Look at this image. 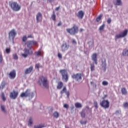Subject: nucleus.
<instances>
[{
	"mask_svg": "<svg viewBox=\"0 0 128 128\" xmlns=\"http://www.w3.org/2000/svg\"><path fill=\"white\" fill-rule=\"evenodd\" d=\"M16 70H13L12 72H10L9 74V77L10 78L14 79V78H16Z\"/></svg>",
	"mask_w": 128,
	"mask_h": 128,
	"instance_id": "obj_17",
	"label": "nucleus"
},
{
	"mask_svg": "<svg viewBox=\"0 0 128 128\" xmlns=\"http://www.w3.org/2000/svg\"><path fill=\"white\" fill-rule=\"evenodd\" d=\"M6 86V82H2L0 86V90H4V88Z\"/></svg>",
	"mask_w": 128,
	"mask_h": 128,
	"instance_id": "obj_25",
	"label": "nucleus"
},
{
	"mask_svg": "<svg viewBox=\"0 0 128 128\" xmlns=\"http://www.w3.org/2000/svg\"><path fill=\"white\" fill-rule=\"evenodd\" d=\"M51 18L52 20H54V22H56V13L54 12H53V14L51 16Z\"/></svg>",
	"mask_w": 128,
	"mask_h": 128,
	"instance_id": "obj_29",
	"label": "nucleus"
},
{
	"mask_svg": "<svg viewBox=\"0 0 128 128\" xmlns=\"http://www.w3.org/2000/svg\"><path fill=\"white\" fill-rule=\"evenodd\" d=\"M0 62H2V56L0 54Z\"/></svg>",
	"mask_w": 128,
	"mask_h": 128,
	"instance_id": "obj_49",
	"label": "nucleus"
},
{
	"mask_svg": "<svg viewBox=\"0 0 128 128\" xmlns=\"http://www.w3.org/2000/svg\"><path fill=\"white\" fill-rule=\"evenodd\" d=\"M60 6H59L56 8V11L58 10H60Z\"/></svg>",
	"mask_w": 128,
	"mask_h": 128,
	"instance_id": "obj_52",
	"label": "nucleus"
},
{
	"mask_svg": "<svg viewBox=\"0 0 128 128\" xmlns=\"http://www.w3.org/2000/svg\"><path fill=\"white\" fill-rule=\"evenodd\" d=\"M102 14H100L99 16H98L96 18V22H100V20H102Z\"/></svg>",
	"mask_w": 128,
	"mask_h": 128,
	"instance_id": "obj_26",
	"label": "nucleus"
},
{
	"mask_svg": "<svg viewBox=\"0 0 128 128\" xmlns=\"http://www.w3.org/2000/svg\"><path fill=\"white\" fill-rule=\"evenodd\" d=\"M102 66L104 71L106 72V58L102 59Z\"/></svg>",
	"mask_w": 128,
	"mask_h": 128,
	"instance_id": "obj_12",
	"label": "nucleus"
},
{
	"mask_svg": "<svg viewBox=\"0 0 128 128\" xmlns=\"http://www.w3.org/2000/svg\"><path fill=\"white\" fill-rule=\"evenodd\" d=\"M16 36V30H12L10 32H9V36L12 38V40Z\"/></svg>",
	"mask_w": 128,
	"mask_h": 128,
	"instance_id": "obj_13",
	"label": "nucleus"
},
{
	"mask_svg": "<svg viewBox=\"0 0 128 128\" xmlns=\"http://www.w3.org/2000/svg\"><path fill=\"white\" fill-rule=\"evenodd\" d=\"M48 1L49 2H54V0H48Z\"/></svg>",
	"mask_w": 128,
	"mask_h": 128,
	"instance_id": "obj_55",
	"label": "nucleus"
},
{
	"mask_svg": "<svg viewBox=\"0 0 128 128\" xmlns=\"http://www.w3.org/2000/svg\"><path fill=\"white\" fill-rule=\"evenodd\" d=\"M107 22L108 24H110L112 22V19H110V18H108L107 20Z\"/></svg>",
	"mask_w": 128,
	"mask_h": 128,
	"instance_id": "obj_47",
	"label": "nucleus"
},
{
	"mask_svg": "<svg viewBox=\"0 0 128 128\" xmlns=\"http://www.w3.org/2000/svg\"><path fill=\"white\" fill-rule=\"evenodd\" d=\"M13 58L14 60H18V55L16 54H13Z\"/></svg>",
	"mask_w": 128,
	"mask_h": 128,
	"instance_id": "obj_39",
	"label": "nucleus"
},
{
	"mask_svg": "<svg viewBox=\"0 0 128 128\" xmlns=\"http://www.w3.org/2000/svg\"><path fill=\"white\" fill-rule=\"evenodd\" d=\"M60 74L62 76V79L66 82L68 80V71L66 69L60 70Z\"/></svg>",
	"mask_w": 128,
	"mask_h": 128,
	"instance_id": "obj_4",
	"label": "nucleus"
},
{
	"mask_svg": "<svg viewBox=\"0 0 128 128\" xmlns=\"http://www.w3.org/2000/svg\"><path fill=\"white\" fill-rule=\"evenodd\" d=\"M122 54L123 56H128V50H124Z\"/></svg>",
	"mask_w": 128,
	"mask_h": 128,
	"instance_id": "obj_35",
	"label": "nucleus"
},
{
	"mask_svg": "<svg viewBox=\"0 0 128 128\" xmlns=\"http://www.w3.org/2000/svg\"><path fill=\"white\" fill-rule=\"evenodd\" d=\"M2 98L4 100V102H6V96H4V93L2 94Z\"/></svg>",
	"mask_w": 128,
	"mask_h": 128,
	"instance_id": "obj_34",
	"label": "nucleus"
},
{
	"mask_svg": "<svg viewBox=\"0 0 128 128\" xmlns=\"http://www.w3.org/2000/svg\"><path fill=\"white\" fill-rule=\"evenodd\" d=\"M64 86V83H62V82H59L58 83V86H57V88L58 90H60L62 88V87Z\"/></svg>",
	"mask_w": 128,
	"mask_h": 128,
	"instance_id": "obj_21",
	"label": "nucleus"
},
{
	"mask_svg": "<svg viewBox=\"0 0 128 128\" xmlns=\"http://www.w3.org/2000/svg\"><path fill=\"white\" fill-rule=\"evenodd\" d=\"M24 54H22V56L23 58H28L29 56H32L34 54V52L30 48L28 49L26 48L24 50Z\"/></svg>",
	"mask_w": 128,
	"mask_h": 128,
	"instance_id": "obj_7",
	"label": "nucleus"
},
{
	"mask_svg": "<svg viewBox=\"0 0 128 128\" xmlns=\"http://www.w3.org/2000/svg\"><path fill=\"white\" fill-rule=\"evenodd\" d=\"M84 13L82 10L79 11L77 14V16L78 18H84Z\"/></svg>",
	"mask_w": 128,
	"mask_h": 128,
	"instance_id": "obj_18",
	"label": "nucleus"
},
{
	"mask_svg": "<svg viewBox=\"0 0 128 128\" xmlns=\"http://www.w3.org/2000/svg\"><path fill=\"white\" fill-rule=\"evenodd\" d=\"M66 94L68 98L70 96V92H66Z\"/></svg>",
	"mask_w": 128,
	"mask_h": 128,
	"instance_id": "obj_51",
	"label": "nucleus"
},
{
	"mask_svg": "<svg viewBox=\"0 0 128 128\" xmlns=\"http://www.w3.org/2000/svg\"><path fill=\"white\" fill-rule=\"evenodd\" d=\"M42 13L38 12L36 16V20H37V22H40V20H42Z\"/></svg>",
	"mask_w": 128,
	"mask_h": 128,
	"instance_id": "obj_16",
	"label": "nucleus"
},
{
	"mask_svg": "<svg viewBox=\"0 0 128 128\" xmlns=\"http://www.w3.org/2000/svg\"><path fill=\"white\" fill-rule=\"evenodd\" d=\"M90 113L92 114V110H90Z\"/></svg>",
	"mask_w": 128,
	"mask_h": 128,
	"instance_id": "obj_59",
	"label": "nucleus"
},
{
	"mask_svg": "<svg viewBox=\"0 0 128 128\" xmlns=\"http://www.w3.org/2000/svg\"><path fill=\"white\" fill-rule=\"evenodd\" d=\"M26 44L28 48L32 50V46H36L38 44V42L35 40H28L26 42Z\"/></svg>",
	"mask_w": 128,
	"mask_h": 128,
	"instance_id": "obj_9",
	"label": "nucleus"
},
{
	"mask_svg": "<svg viewBox=\"0 0 128 128\" xmlns=\"http://www.w3.org/2000/svg\"><path fill=\"white\" fill-rule=\"evenodd\" d=\"M69 47L70 46L68 45L66 43L63 44L62 46V52H66V50H68Z\"/></svg>",
	"mask_w": 128,
	"mask_h": 128,
	"instance_id": "obj_15",
	"label": "nucleus"
},
{
	"mask_svg": "<svg viewBox=\"0 0 128 128\" xmlns=\"http://www.w3.org/2000/svg\"><path fill=\"white\" fill-rule=\"evenodd\" d=\"M80 114L82 118H86V112H84V110H82V112L80 113Z\"/></svg>",
	"mask_w": 128,
	"mask_h": 128,
	"instance_id": "obj_28",
	"label": "nucleus"
},
{
	"mask_svg": "<svg viewBox=\"0 0 128 128\" xmlns=\"http://www.w3.org/2000/svg\"><path fill=\"white\" fill-rule=\"evenodd\" d=\"M44 126L42 125L34 126V128H42Z\"/></svg>",
	"mask_w": 128,
	"mask_h": 128,
	"instance_id": "obj_38",
	"label": "nucleus"
},
{
	"mask_svg": "<svg viewBox=\"0 0 128 128\" xmlns=\"http://www.w3.org/2000/svg\"><path fill=\"white\" fill-rule=\"evenodd\" d=\"M18 92L14 90L12 92L10 93V98H12V100H16V98H18Z\"/></svg>",
	"mask_w": 128,
	"mask_h": 128,
	"instance_id": "obj_11",
	"label": "nucleus"
},
{
	"mask_svg": "<svg viewBox=\"0 0 128 128\" xmlns=\"http://www.w3.org/2000/svg\"><path fill=\"white\" fill-rule=\"evenodd\" d=\"M34 54L38 56H42V52H40V51L36 52Z\"/></svg>",
	"mask_w": 128,
	"mask_h": 128,
	"instance_id": "obj_33",
	"label": "nucleus"
},
{
	"mask_svg": "<svg viewBox=\"0 0 128 128\" xmlns=\"http://www.w3.org/2000/svg\"><path fill=\"white\" fill-rule=\"evenodd\" d=\"M32 117H30L29 118L28 126H32Z\"/></svg>",
	"mask_w": 128,
	"mask_h": 128,
	"instance_id": "obj_30",
	"label": "nucleus"
},
{
	"mask_svg": "<svg viewBox=\"0 0 128 128\" xmlns=\"http://www.w3.org/2000/svg\"><path fill=\"white\" fill-rule=\"evenodd\" d=\"M72 44H76V40H72Z\"/></svg>",
	"mask_w": 128,
	"mask_h": 128,
	"instance_id": "obj_54",
	"label": "nucleus"
},
{
	"mask_svg": "<svg viewBox=\"0 0 128 128\" xmlns=\"http://www.w3.org/2000/svg\"><path fill=\"white\" fill-rule=\"evenodd\" d=\"M6 54H10V48H6Z\"/></svg>",
	"mask_w": 128,
	"mask_h": 128,
	"instance_id": "obj_43",
	"label": "nucleus"
},
{
	"mask_svg": "<svg viewBox=\"0 0 128 128\" xmlns=\"http://www.w3.org/2000/svg\"><path fill=\"white\" fill-rule=\"evenodd\" d=\"M80 122L81 124H86V122H88L86 120L84 121L82 120H80Z\"/></svg>",
	"mask_w": 128,
	"mask_h": 128,
	"instance_id": "obj_37",
	"label": "nucleus"
},
{
	"mask_svg": "<svg viewBox=\"0 0 128 128\" xmlns=\"http://www.w3.org/2000/svg\"><path fill=\"white\" fill-rule=\"evenodd\" d=\"M58 56L59 58H62V55L60 53H58Z\"/></svg>",
	"mask_w": 128,
	"mask_h": 128,
	"instance_id": "obj_44",
	"label": "nucleus"
},
{
	"mask_svg": "<svg viewBox=\"0 0 128 128\" xmlns=\"http://www.w3.org/2000/svg\"><path fill=\"white\" fill-rule=\"evenodd\" d=\"M28 40V38H26V36H24L22 38V42H26Z\"/></svg>",
	"mask_w": 128,
	"mask_h": 128,
	"instance_id": "obj_36",
	"label": "nucleus"
},
{
	"mask_svg": "<svg viewBox=\"0 0 128 128\" xmlns=\"http://www.w3.org/2000/svg\"><path fill=\"white\" fill-rule=\"evenodd\" d=\"M28 38H34V36H32V34H30V35L28 36Z\"/></svg>",
	"mask_w": 128,
	"mask_h": 128,
	"instance_id": "obj_50",
	"label": "nucleus"
},
{
	"mask_svg": "<svg viewBox=\"0 0 128 128\" xmlns=\"http://www.w3.org/2000/svg\"><path fill=\"white\" fill-rule=\"evenodd\" d=\"M124 108H128V102H125L124 104Z\"/></svg>",
	"mask_w": 128,
	"mask_h": 128,
	"instance_id": "obj_48",
	"label": "nucleus"
},
{
	"mask_svg": "<svg viewBox=\"0 0 128 128\" xmlns=\"http://www.w3.org/2000/svg\"><path fill=\"white\" fill-rule=\"evenodd\" d=\"M114 6H122V0H116L115 2H114Z\"/></svg>",
	"mask_w": 128,
	"mask_h": 128,
	"instance_id": "obj_20",
	"label": "nucleus"
},
{
	"mask_svg": "<svg viewBox=\"0 0 128 128\" xmlns=\"http://www.w3.org/2000/svg\"><path fill=\"white\" fill-rule=\"evenodd\" d=\"M34 92H30V90H26L25 92H22L20 94V98H34Z\"/></svg>",
	"mask_w": 128,
	"mask_h": 128,
	"instance_id": "obj_3",
	"label": "nucleus"
},
{
	"mask_svg": "<svg viewBox=\"0 0 128 128\" xmlns=\"http://www.w3.org/2000/svg\"><path fill=\"white\" fill-rule=\"evenodd\" d=\"M104 26H106V25L104 24H102V26H100L99 28V30H100V32H102V30L104 29Z\"/></svg>",
	"mask_w": 128,
	"mask_h": 128,
	"instance_id": "obj_31",
	"label": "nucleus"
},
{
	"mask_svg": "<svg viewBox=\"0 0 128 128\" xmlns=\"http://www.w3.org/2000/svg\"><path fill=\"white\" fill-rule=\"evenodd\" d=\"M75 106L77 108H82V104L79 102H76L75 104Z\"/></svg>",
	"mask_w": 128,
	"mask_h": 128,
	"instance_id": "obj_24",
	"label": "nucleus"
},
{
	"mask_svg": "<svg viewBox=\"0 0 128 128\" xmlns=\"http://www.w3.org/2000/svg\"><path fill=\"white\" fill-rule=\"evenodd\" d=\"M72 78L77 82H80L82 80V78H84V74L82 73H77L76 74H73L72 76Z\"/></svg>",
	"mask_w": 128,
	"mask_h": 128,
	"instance_id": "obj_5",
	"label": "nucleus"
},
{
	"mask_svg": "<svg viewBox=\"0 0 128 128\" xmlns=\"http://www.w3.org/2000/svg\"><path fill=\"white\" fill-rule=\"evenodd\" d=\"M38 84L40 86H44V88H48V78L44 76H42L38 80Z\"/></svg>",
	"mask_w": 128,
	"mask_h": 128,
	"instance_id": "obj_1",
	"label": "nucleus"
},
{
	"mask_svg": "<svg viewBox=\"0 0 128 128\" xmlns=\"http://www.w3.org/2000/svg\"><path fill=\"white\" fill-rule=\"evenodd\" d=\"M53 116L55 118H58L60 116V114L58 112H55L53 113Z\"/></svg>",
	"mask_w": 128,
	"mask_h": 128,
	"instance_id": "obj_22",
	"label": "nucleus"
},
{
	"mask_svg": "<svg viewBox=\"0 0 128 128\" xmlns=\"http://www.w3.org/2000/svg\"><path fill=\"white\" fill-rule=\"evenodd\" d=\"M34 70V66H31L29 68H28L25 70V74H30L32 72V70Z\"/></svg>",
	"mask_w": 128,
	"mask_h": 128,
	"instance_id": "obj_19",
	"label": "nucleus"
},
{
	"mask_svg": "<svg viewBox=\"0 0 128 128\" xmlns=\"http://www.w3.org/2000/svg\"><path fill=\"white\" fill-rule=\"evenodd\" d=\"M66 32L72 36H74L78 32V27L74 25L71 28H67Z\"/></svg>",
	"mask_w": 128,
	"mask_h": 128,
	"instance_id": "obj_2",
	"label": "nucleus"
},
{
	"mask_svg": "<svg viewBox=\"0 0 128 128\" xmlns=\"http://www.w3.org/2000/svg\"><path fill=\"white\" fill-rule=\"evenodd\" d=\"M128 30H125L123 32H121V34H116L115 36V40H116L118 38H124V36H128Z\"/></svg>",
	"mask_w": 128,
	"mask_h": 128,
	"instance_id": "obj_8",
	"label": "nucleus"
},
{
	"mask_svg": "<svg viewBox=\"0 0 128 128\" xmlns=\"http://www.w3.org/2000/svg\"><path fill=\"white\" fill-rule=\"evenodd\" d=\"M62 26V22H59L58 24V26Z\"/></svg>",
	"mask_w": 128,
	"mask_h": 128,
	"instance_id": "obj_53",
	"label": "nucleus"
},
{
	"mask_svg": "<svg viewBox=\"0 0 128 128\" xmlns=\"http://www.w3.org/2000/svg\"><path fill=\"white\" fill-rule=\"evenodd\" d=\"M121 92L122 94H124V95L127 94H128V91L126 90V89L124 88H122Z\"/></svg>",
	"mask_w": 128,
	"mask_h": 128,
	"instance_id": "obj_23",
	"label": "nucleus"
},
{
	"mask_svg": "<svg viewBox=\"0 0 128 128\" xmlns=\"http://www.w3.org/2000/svg\"><path fill=\"white\" fill-rule=\"evenodd\" d=\"M96 53H94L92 55V60L96 64H98V58Z\"/></svg>",
	"mask_w": 128,
	"mask_h": 128,
	"instance_id": "obj_14",
	"label": "nucleus"
},
{
	"mask_svg": "<svg viewBox=\"0 0 128 128\" xmlns=\"http://www.w3.org/2000/svg\"><path fill=\"white\" fill-rule=\"evenodd\" d=\"M1 110H2V112H6V108H4V106H1Z\"/></svg>",
	"mask_w": 128,
	"mask_h": 128,
	"instance_id": "obj_42",
	"label": "nucleus"
},
{
	"mask_svg": "<svg viewBox=\"0 0 128 128\" xmlns=\"http://www.w3.org/2000/svg\"><path fill=\"white\" fill-rule=\"evenodd\" d=\"M94 106L96 108H98V102H94Z\"/></svg>",
	"mask_w": 128,
	"mask_h": 128,
	"instance_id": "obj_45",
	"label": "nucleus"
},
{
	"mask_svg": "<svg viewBox=\"0 0 128 128\" xmlns=\"http://www.w3.org/2000/svg\"><path fill=\"white\" fill-rule=\"evenodd\" d=\"M86 108H88V106H86Z\"/></svg>",
	"mask_w": 128,
	"mask_h": 128,
	"instance_id": "obj_58",
	"label": "nucleus"
},
{
	"mask_svg": "<svg viewBox=\"0 0 128 128\" xmlns=\"http://www.w3.org/2000/svg\"><path fill=\"white\" fill-rule=\"evenodd\" d=\"M66 88L64 86L63 89L60 91V94H64V92L66 93Z\"/></svg>",
	"mask_w": 128,
	"mask_h": 128,
	"instance_id": "obj_27",
	"label": "nucleus"
},
{
	"mask_svg": "<svg viewBox=\"0 0 128 128\" xmlns=\"http://www.w3.org/2000/svg\"><path fill=\"white\" fill-rule=\"evenodd\" d=\"M84 32V29L83 28H80V32Z\"/></svg>",
	"mask_w": 128,
	"mask_h": 128,
	"instance_id": "obj_56",
	"label": "nucleus"
},
{
	"mask_svg": "<svg viewBox=\"0 0 128 128\" xmlns=\"http://www.w3.org/2000/svg\"><path fill=\"white\" fill-rule=\"evenodd\" d=\"M90 84H94V82H90Z\"/></svg>",
	"mask_w": 128,
	"mask_h": 128,
	"instance_id": "obj_57",
	"label": "nucleus"
},
{
	"mask_svg": "<svg viewBox=\"0 0 128 128\" xmlns=\"http://www.w3.org/2000/svg\"><path fill=\"white\" fill-rule=\"evenodd\" d=\"M100 106L104 108H110V102L108 100H103L100 102Z\"/></svg>",
	"mask_w": 128,
	"mask_h": 128,
	"instance_id": "obj_10",
	"label": "nucleus"
},
{
	"mask_svg": "<svg viewBox=\"0 0 128 128\" xmlns=\"http://www.w3.org/2000/svg\"><path fill=\"white\" fill-rule=\"evenodd\" d=\"M35 68H38V70H40V68H42V66H40V64H36Z\"/></svg>",
	"mask_w": 128,
	"mask_h": 128,
	"instance_id": "obj_32",
	"label": "nucleus"
},
{
	"mask_svg": "<svg viewBox=\"0 0 128 128\" xmlns=\"http://www.w3.org/2000/svg\"><path fill=\"white\" fill-rule=\"evenodd\" d=\"M10 6L14 12H18V10H20V6L16 2H12L10 3Z\"/></svg>",
	"mask_w": 128,
	"mask_h": 128,
	"instance_id": "obj_6",
	"label": "nucleus"
},
{
	"mask_svg": "<svg viewBox=\"0 0 128 128\" xmlns=\"http://www.w3.org/2000/svg\"><path fill=\"white\" fill-rule=\"evenodd\" d=\"M102 84L103 86H108V82L106 81H103L102 82Z\"/></svg>",
	"mask_w": 128,
	"mask_h": 128,
	"instance_id": "obj_40",
	"label": "nucleus"
},
{
	"mask_svg": "<svg viewBox=\"0 0 128 128\" xmlns=\"http://www.w3.org/2000/svg\"><path fill=\"white\" fill-rule=\"evenodd\" d=\"M64 108L68 110V104H64Z\"/></svg>",
	"mask_w": 128,
	"mask_h": 128,
	"instance_id": "obj_46",
	"label": "nucleus"
},
{
	"mask_svg": "<svg viewBox=\"0 0 128 128\" xmlns=\"http://www.w3.org/2000/svg\"><path fill=\"white\" fill-rule=\"evenodd\" d=\"M90 70H91V71H92V72L94 70V64H91Z\"/></svg>",
	"mask_w": 128,
	"mask_h": 128,
	"instance_id": "obj_41",
	"label": "nucleus"
}]
</instances>
